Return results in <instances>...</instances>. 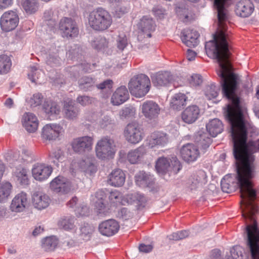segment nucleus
I'll use <instances>...</instances> for the list:
<instances>
[{
  "label": "nucleus",
  "mask_w": 259,
  "mask_h": 259,
  "mask_svg": "<svg viewBox=\"0 0 259 259\" xmlns=\"http://www.w3.org/2000/svg\"><path fill=\"white\" fill-rule=\"evenodd\" d=\"M218 75L221 78V85L224 95L231 102L226 111V116L231 124V136L233 143V155L235 145L240 151L244 160L248 161L251 157V164L253 163V152L259 151V139L255 141L246 142L247 132L249 126L246 120L245 109L240 105L239 100L235 91L237 84V76L231 72V67L226 70H218Z\"/></svg>",
  "instance_id": "1"
},
{
  "label": "nucleus",
  "mask_w": 259,
  "mask_h": 259,
  "mask_svg": "<svg viewBox=\"0 0 259 259\" xmlns=\"http://www.w3.org/2000/svg\"><path fill=\"white\" fill-rule=\"evenodd\" d=\"M234 157L236 159L237 175L236 182L231 175H226L221 181L223 191L230 193L237 187L240 189L242 200L241 201L242 215L245 219L250 215H254L257 208L254 203L256 191L253 188L252 179L254 177L255 170L251 164L252 159L249 157L248 161L244 160L240 151L235 145Z\"/></svg>",
  "instance_id": "2"
},
{
  "label": "nucleus",
  "mask_w": 259,
  "mask_h": 259,
  "mask_svg": "<svg viewBox=\"0 0 259 259\" xmlns=\"http://www.w3.org/2000/svg\"><path fill=\"white\" fill-rule=\"evenodd\" d=\"M231 3V0H214L218 17L217 31L213 35V39L206 42L205 46L207 56L217 60L218 70H226L231 67L227 31L229 15L227 8Z\"/></svg>",
  "instance_id": "3"
},
{
  "label": "nucleus",
  "mask_w": 259,
  "mask_h": 259,
  "mask_svg": "<svg viewBox=\"0 0 259 259\" xmlns=\"http://www.w3.org/2000/svg\"><path fill=\"white\" fill-rule=\"evenodd\" d=\"M253 215L246 219L250 222L246 227V246L251 259H259V228Z\"/></svg>",
  "instance_id": "4"
},
{
  "label": "nucleus",
  "mask_w": 259,
  "mask_h": 259,
  "mask_svg": "<svg viewBox=\"0 0 259 259\" xmlns=\"http://www.w3.org/2000/svg\"><path fill=\"white\" fill-rule=\"evenodd\" d=\"M88 23L93 29L103 31L111 25L112 18L108 11L102 8H98L90 13Z\"/></svg>",
  "instance_id": "5"
},
{
  "label": "nucleus",
  "mask_w": 259,
  "mask_h": 259,
  "mask_svg": "<svg viewBox=\"0 0 259 259\" xmlns=\"http://www.w3.org/2000/svg\"><path fill=\"white\" fill-rule=\"evenodd\" d=\"M151 82L149 78L143 74L133 77L128 83L131 95L136 98L144 97L149 91Z\"/></svg>",
  "instance_id": "6"
},
{
  "label": "nucleus",
  "mask_w": 259,
  "mask_h": 259,
  "mask_svg": "<svg viewBox=\"0 0 259 259\" xmlns=\"http://www.w3.org/2000/svg\"><path fill=\"white\" fill-rule=\"evenodd\" d=\"M97 157L102 160L113 158L116 151L114 140L104 137L98 141L95 146Z\"/></svg>",
  "instance_id": "7"
},
{
  "label": "nucleus",
  "mask_w": 259,
  "mask_h": 259,
  "mask_svg": "<svg viewBox=\"0 0 259 259\" xmlns=\"http://www.w3.org/2000/svg\"><path fill=\"white\" fill-rule=\"evenodd\" d=\"M155 168L159 174L170 172L176 174L181 169V166L180 161L175 157L171 158L160 157L156 161Z\"/></svg>",
  "instance_id": "8"
},
{
  "label": "nucleus",
  "mask_w": 259,
  "mask_h": 259,
  "mask_svg": "<svg viewBox=\"0 0 259 259\" xmlns=\"http://www.w3.org/2000/svg\"><path fill=\"white\" fill-rule=\"evenodd\" d=\"M124 136L128 143L136 144L142 140L144 134L141 125L137 122H133L125 126Z\"/></svg>",
  "instance_id": "9"
},
{
  "label": "nucleus",
  "mask_w": 259,
  "mask_h": 259,
  "mask_svg": "<svg viewBox=\"0 0 259 259\" xmlns=\"http://www.w3.org/2000/svg\"><path fill=\"white\" fill-rule=\"evenodd\" d=\"M50 189L55 193H66L75 189L72 182L66 178L59 176L50 183Z\"/></svg>",
  "instance_id": "10"
},
{
  "label": "nucleus",
  "mask_w": 259,
  "mask_h": 259,
  "mask_svg": "<svg viewBox=\"0 0 259 259\" xmlns=\"http://www.w3.org/2000/svg\"><path fill=\"white\" fill-rule=\"evenodd\" d=\"M93 138L90 136H82L74 139L71 144L73 151L76 153H83L92 150Z\"/></svg>",
  "instance_id": "11"
},
{
  "label": "nucleus",
  "mask_w": 259,
  "mask_h": 259,
  "mask_svg": "<svg viewBox=\"0 0 259 259\" xmlns=\"http://www.w3.org/2000/svg\"><path fill=\"white\" fill-rule=\"evenodd\" d=\"M19 18L17 13L9 11L4 13L1 16L0 24L2 29L5 31H10L14 29L17 26Z\"/></svg>",
  "instance_id": "12"
},
{
  "label": "nucleus",
  "mask_w": 259,
  "mask_h": 259,
  "mask_svg": "<svg viewBox=\"0 0 259 259\" xmlns=\"http://www.w3.org/2000/svg\"><path fill=\"white\" fill-rule=\"evenodd\" d=\"M28 205L27 195L24 192H21L16 195L12 200L10 209L15 213L22 212L26 210Z\"/></svg>",
  "instance_id": "13"
},
{
  "label": "nucleus",
  "mask_w": 259,
  "mask_h": 259,
  "mask_svg": "<svg viewBox=\"0 0 259 259\" xmlns=\"http://www.w3.org/2000/svg\"><path fill=\"white\" fill-rule=\"evenodd\" d=\"M63 132V128L60 124H47L41 130V136L45 140L53 141L57 139Z\"/></svg>",
  "instance_id": "14"
},
{
  "label": "nucleus",
  "mask_w": 259,
  "mask_h": 259,
  "mask_svg": "<svg viewBox=\"0 0 259 259\" xmlns=\"http://www.w3.org/2000/svg\"><path fill=\"white\" fill-rule=\"evenodd\" d=\"M59 29L62 36L67 38L76 36L78 32L75 22L68 18H64L60 20Z\"/></svg>",
  "instance_id": "15"
},
{
  "label": "nucleus",
  "mask_w": 259,
  "mask_h": 259,
  "mask_svg": "<svg viewBox=\"0 0 259 259\" xmlns=\"http://www.w3.org/2000/svg\"><path fill=\"white\" fill-rule=\"evenodd\" d=\"M141 112L143 116L149 119H155L160 113L159 105L153 101L144 102L141 106Z\"/></svg>",
  "instance_id": "16"
},
{
  "label": "nucleus",
  "mask_w": 259,
  "mask_h": 259,
  "mask_svg": "<svg viewBox=\"0 0 259 259\" xmlns=\"http://www.w3.org/2000/svg\"><path fill=\"white\" fill-rule=\"evenodd\" d=\"M51 166L42 163H36L32 168V175L33 178L38 181L42 182L48 179L52 173Z\"/></svg>",
  "instance_id": "17"
},
{
  "label": "nucleus",
  "mask_w": 259,
  "mask_h": 259,
  "mask_svg": "<svg viewBox=\"0 0 259 259\" xmlns=\"http://www.w3.org/2000/svg\"><path fill=\"white\" fill-rule=\"evenodd\" d=\"M180 153L183 159L187 162L196 160L199 155L198 148L192 144L184 145L181 148Z\"/></svg>",
  "instance_id": "18"
},
{
  "label": "nucleus",
  "mask_w": 259,
  "mask_h": 259,
  "mask_svg": "<svg viewBox=\"0 0 259 259\" xmlns=\"http://www.w3.org/2000/svg\"><path fill=\"white\" fill-rule=\"evenodd\" d=\"M119 229V225L117 221L110 219L102 222L99 226V232L103 235L111 236L116 234Z\"/></svg>",
  "instance_id": "19"
},
{
  "label": "nucleus",
  "mask_w": 259,
  "mask_h": 259,
  "mask_svg": "<svg viewBox=\"0 0 259 259\" xmlns=\"http://www.w3.org/2000/svg\"><path fill=\"white\" fill-rule=\"evenodd\" d=\"M200 109L195 105L186 107L181 113V118L183 122L187 124L194 123L199 117Z\"/></svg>",
  "instance_id": "20"
},
{
  "label": "nucleus",
  "mask_w": 259,
  "mask_h": 259,
  "mask_svg": "<svg viewBox=\"0 0 259 259\" xmlns=\"http://www.w3.org/2000/svg\"><path fill=\"white\" fill-rule=\"evenodd\" d=\"M22 123L27 132L34 133L38 128L39 121L34 114L31 112H26L23 115Z\"/></svg>",
  "instance_id": "21"
},
{
  "label": "nucleus",
  "mask_w": 259,
  "mask_h": 259,
  "mask_svg": "<svg viewBox=\"0 0 259 259\" xmlns=\"http://www.w3.org/2000/svg\"><path fill=\"white\" fill-rule=\"evenodd\" d=\"M146 201V198L142 194L136 192L127 194L125 196L122 203L123 205L126 203L133 204L139 209L145 206Z\"/></svg>",
  "instance_id": "22"
},
{
  "label": "nucleus",
  "mask_w": 259,
  "mask_h": 259,
  "mask_svg": "<svg viewBox=\"0 0 259 259\" xmlns=\"http://www.w3.org/2000/svg\"><path fill=\"white\" fill-rule=\"evenodd\" d=\"M254 8V5L250 0H240L236 5L235 13L237 15L245 18L251 15Z\"/></svg>",
  "instance_id": "23"
},
{
  "label": "nucleus",
  "mask_w": 259,
  "mask_h": 259,
  "mask_svg": "<svg viewBox=\"0 0 259 259\" xmlns=\"http://www.w3.org/2000/svg\"><path fill=\"white\" fill-rule=\"evenodd\" d=\"M95 206L97 213L101 216L107 215L109 212V209L104 200L105 193L102 191H99L95 194Z\"/></svg>",
  "instance_id": "24"
},
{
  "label": "nucleus",
  "mask_w": 259,
  "mask_h": 259,
  "mask_svg": "<svg viewBox=\"0 0 259 259\" xmlns=\"http://www.w3.org/2000/svg\"><path fill=\"white\" fill-rule=\"evenodd\" d=\"M32 201L35 208L41 210L49 206L51 199L48 195L44 193L36 192L32 195Z\"/></svg>",
  "instance_id": "25"
},
{
  "label": "nucleus",
  "mask_w": 259,
  "mask_h": 259,
  "mask_svg": "<svg viewBox=\"0 0 259 259\" xmlns=\"http://www.w3.org/2000/svg\"><path fill=\"white\" fill-rule=\"evenodd\" d=\"M125 181V175L120 168H115L112 170L108 177V183L112 186H122Z\"/></svg>",
  "instance_id": "26"
},
{
  "label": "nucleus",
  "mask_w": 259,
  "mask_h": 259,
  "mask_svg": "<svg viewBox=\"0 0 259 259\" xmlns=\"http://www.w3.org/2000/svg\"><path fill=\"white\" fill-rule=\"evenodd\" d=\"M138 28L145 34L147 37H151V33L155 30V23L153 19L149 16H143L138 23Z\"/></svg>",
  "instance_id": "27"
},
{
  "label": "nucleus",
  "mask_w": 259,
  "mask_h": 259,
  "mask_svg": "<svg viewBox=\"0 0 259 259\" xmlns=\"http://www.w3.org/2000/svg\"><path fill=\"white\" fill-rule=\"evenodd\" d=\"M199 33L195 30H184L182 32L181 39L188 47H195L198 44Z\"/></svg>",
  "instance_id": "28"
},
{
  "label": "nucleus",
  "mask_w": 259,
  "mask_h": 259,
  "mask_svg": "<svg viewBox=\"0 0 259 259\" xmlns=\"http://www.w3.org/2000/svg\"><path fill=\"white\" fill-rule=\"evenodd\" d=\"M128 98L129 94L126 88L121 86L113 93L111 98V102L113 105H119L125 102Z\"/></svg>",
  "instance_id": "29"
},
{
  "label": "nucleus",
  "mask_w": 259,
  "mask_h": 259,
  "mask_svg": "<svg viewBox=\"0 0 259 259\" xmlns=\"http://www.w3.org/2000/svg\"><path fill=\"white\" fill-rule=\"evenodd\" d=\"M206 182V176L203 170H199L189 178L188 185L191 190L201 187Z\"/></svg>",
  "instance_id": "30"
},
{
  "label": "nucleus",
  "mask_w": 259,
  "mask_h": 259,
  "mask_svg": "<svg viewBox=\"0 0 259 259\" xmlns=\"http://www.w3.org/2000/svg\"><path fill=\"white\" fill-rule=\"evenodd\" d=\"M168 141L167 135L163 132L153 133L147 139L148 144L151 148L158 145H164Z\"/></svg>",
  "instance_id": "31"
},
{
  "label": "nucleus",
  "mask_w": 259,
  "mask_h": 259,
  "mask_svg": "<svg viewBox=\"0 0 259 259\" xmlns=\"http://www.w3.org/2000/svg\"><path fill=\"white\" fill-rule=\"evenodd\" d=\"M63 112L66 118L73 120L77 119L79 111L74 102L69 100L64 102Z\"/></svg>",
  "instance_id": "32"
},
{
  "label": "nucleus",
  "mask_w": 259,
  "mask_h": 259,
  "mask_svg": "<svg viewBox=\"0 0 259 259\" xmlns=\"http://www.w3.org/2000/svg\"><path fill=\"white\" fill-rule=\"evenodd\" d=\"M108 2L114 8L113 15L116 18H121L130 10V7L124 5L122 0H108Z\"/></svg>",
  "instance_id": "33"
},
{
  "label": "nucleus",
  "mask_w": 259,
  "mask_h": 259,
  "mask_svg": "<svg viewBox=\"0 0 259 259\" xmlns=\"http://www.w3.org/2000/svg\"><path fill=\"white\" fill-rule=\"evenodd\" d=\"M172 76L170 72L167 71L160 72L156 73L152 77L153 84L156 87H161L167 85L172 80Z\"/></svg>",
  "instance_id": "34"
},
{
  "label": "nucleus",
  "mask_w": 259,
  "mask_h": 259,
  "mask_svg": "<svg viewBox=\"0 0 259 259\" xmlns=\"http://www.w3.org/2000/svg\"><path fill=\"white\" fill-rule=\"evenodd\" d=\"M207 131L212 137L217 136L222 133L223 130V125L222 121L218 118L210 120L206 125Z\"/></svg>",
  "instance_id": "35"
},
{
  "label": "nucleus",
  "mask_w": 259,
  "mask_h": 259,
  "mask_svg": "<svg viewBox=\"0 0 259 259\" xmlns=\"http://www.w3.org/2000/svg\"><path fill=\"white\" fill-rule=\"evenodd\" d=\"M147 150L144 146H140L128 152L127 159L131 163H136L143 158Z\"/></svg>",
  "instance_id": "36"
},
{
  "label": "nucleus",
  "mask_w": 259,
  "mask_h": 259,
  "mask_svg": "<svg viewBox=\"0 0 259 259\" xmlns=\"http://www.w3.org/2000/svg\"><path fill=\"white\" fill-rule=\"evenodd\" d=\"M19 5L27 14L35 13L38 9V4L36 0H18Z\"/></svg>",
  "instance_id": "37"
},
{
  "label": "nucleus",
  "mask_w": 259,
  "mask_h": 259,
  "mask_svg": "<svg viewBox=\"0 0 259 259\" xmlns=\"http://www.w3.org/2000/svg\"><path fill=\"white\" fill-rule=\"evenodd\" d=\"M13 169V175L16 177L17 180L22 185H26L28 182V171L26 169L23 168L21 165L16 166L14 165Z\"/></svg>",
  "instance_id": "38"
},
{
  "label": "nucleus",
  "mask_w": 259,
  "mask_h": 259,
  "mask_svg": "<svg viewBox=\"0 0 259 259\" xmlns=\"http://www.w3.org/2000/svg\"><path fill=\"white\" fill-rule=\"evenodd\" d=\"M78 167L82 171L90 174L96 171V167L94 164V160L88 157L81 160L78 163Z\"/></svg>",
  "instance_id": "39"
},
{
  "label": "nucleus",
  "mask_w": 259,
  "mask_h": 259,
  "mask_svg": "<svg viewBox=\"0 0 259 259\" xmlns=\"http://www.w3.org/2000/svg\"><path fill=\"white\" fill-rule=\"evenodd\" d=\"M14 159L18 162H30L33 160V153L27 148H23L21 151L14 153Z\"/></svg>",
  "instance_id": "40"
},
{
  "label": "nucleus",
  "mask_w": 259,
  "mask_h": 259,
  "mask_svg": "<svg viewBox=\"0 0 259 259\" xmlns=\"http://www.w3.org/2000/svg\"><path fill=\"white\" fill-rule=\"evenodd\" d=\"M135 181L139 186L146 187L151 183L152 177L144 171H140L135 176Z\"/></svg>",
  "instance_id": "41"
},
{
  "label": "nucleus",
  "mask_w": 259,
  "mask_h": 259,
  "mask_svg": "<svg viewBox=\"0 0 259 259\" xmlns=\"http://www.w3.org/2000/svg\"><path fill=\"white\" fill-rule=\"evenodd\" d=\"M13 186L9 182L0 183V202L7 200L12 193Z\"/></svg>",
  "instance_id": "42"
},
{
  "label": "nucleus",
  "mask_w": 259,
  "mask_h": 259,
  "mask_svg": "<svg viewBox=\"0 0 259 259\" xmlns=\"http://www.w3.org/2000/svg\"><path fill=\"white\" fill-rule=\"evenodd\" d=\"M44 109L46 113L50 117L55 116L60 113L59 106L55 102H47L44 105Z\"/></svg>",
  "instance_id": "43"
},
{
  "label": "nucleus",
  "mask_w": 259,
  "mask_h": 259,
  "mask_svg": "<svg viewBox=\"0 0 259 259\" xmlns=\"http://www.w3.org/2000/svg\"><path fill=\"white\" fill-rule=\"evenodd\" d=\"M12 66L10 57L6 55H0V74L3 75L8 73Z\"/></svg>",
  "instance_id": "44"
},
{
  "label": "nucleus",
  "mask_w": 259,
  "mask_h": 259,
  "mask_svg": "<svg viewBox=\"0 0 259 259\" xmlns=\"http://www.w3.org/2000/svg\"><path fill=\"white\" fill-rule=\"evenodd\" d=\"M94 230V228L93 226L84 224L79 228V236L82 239L88 241L91 238Z\"/></svg>",
  "instance_id": "45"
},
{
  "label": "nucleus",
  "mask_w": 259,
  "mask_h": 259,
  "mask_svg": "<svg viewBox=\"0 0 259 259\" xmlns=\"http://www.w3.org/2000/svg\"><path fill=\"white\" fill-rule=\"evenodd\" d=\"M187 100L186 96L182 93L175 94L170 101V106L175 109H178L183 106Z\"/></svg>",
  "instance_id": "46"
},
{
  "label": "nucleus",
  "mask_w": 259,
  "mask_h": 259,
  "mask_svg": "<svg viewBox=\"0 0 259 259\" xmlns=\"http://www.w3.org/2000/svg\"><path fill=\"white\" fill-rule=\"evenodd\" d=\"M58 225L61 228L67 230H72L75 228L74 218L71 216H66L61 218Z\"/></svg>",
  "instance_id": "47"
},
{
  "label": "nucleus",
  "mask_w": 259,
  "mask_h": 259,
  "mask_svg": "<svg viewBox=\"0 0 259 259\" xmlns=\"http://www.w3.org/2000/svg\"><path fill=\"white\" fill-rule=\"evenodd\" d=\"M58 244V241L55 237H49L44 238L41 241L42 248L46 251L54 250Z\"/></svg>",
  "instance_id": "48"
},
{
  "label": "nucleus",
  "mask_w": 259,
  "mask_h": 259,
  "mask_svg": "<svg viewBox=\"0 0 259 259\" xmlns=\"http://www.w3.org/2000/svg\"><path fill=\"white\" fill-rule=\"evenodd\" d=\"M43 96L39 93L34 94L29 98L26 99V102L31 108L40 106L43 102Z\"/></svg>",
  "instance_id": "49"
},
{
  "label": "nucleus",
  "mask_w": 259,
  "mask_h": 259,
  "mask_svg": "<svg viewBox=\"0 0 259 259\" xmlns=\"http://www.w3.org/2000/svg\"><path fill=\"white\" fill-rule=\"evenodd\" d=\"M42 71L36 66H31L28 74L29 79L32 82H35L41 75H43Z\"/></svg>",
  "instance_id": "50"
},
{
  "label": "nucleus",
  "mask_w": 259,
  "mask_h": 259,
  "mask_svg": "<svg viewBox=\"0 0 259 259\" xmlns=\"http://www.w3.org/2000/svg\"><path fill=\"white\" fill-rule=\"evenodd\" d=\"M219 88L214 84H210L206 87L205 89V95L208 100L215 98L219 94Z\"/></svg>",
  "instance_id": "51"
},
{
  "label": "nucleus",
  "mask_w": 259,
  "mask_h": 259,
  "mask_svg": "<svg viewBox=\"0 0 259 259\" xmlns=\"http://www.w3.org/2000/svg\"><path fill=\"white\" fill-rule=\"evenodd\" d=\"M113 123V120L107 115H101L98 120L96 124L100 127L104 128Z\"/></svg>",
  "instance_id": "52"
},
{
  "label": "nucleus",
  "mask_w": 259,
  "mask_h": 259,
  "mask_svg": "<svg viewBox=\"0 0 259 259\" xmlns=\"http://www.w3.org/2000/svg\"><path fill=\"white\" fill-rule=\"evenodd\" d=\"M231 254L233 259H248L247 253L243 252L242 249L239 247L232 248Z\"/></svg>",
  "instance_id": "53"
},
{
  "label": "nucleus",
  "mask_w": 259,
  "mask_h": 259,
  "mask_svg": "<svg viewBox=\"0 0 259 259\" xmlns=\"http://www.w3.org/2000/svg\"><path fill=\"white\" fill-rule=\"evenodd\" d=\"M176 12L180 18L185 22L190 21L193 18L192 14L187 9L178 8L177 9Z\"/></svg>",
  "instance_id": "54"
},
{
  "label": "nucleus",
  "mask_w": 259,
  "mask_h": 259,
  "mask_svg": "<svg viewBox=\"0 0 259 259\" xmlns=\"http://www.w3.org/2000/svg\"><path fill=\"white\" fill-rule=\"evenodd\" d=\"M127 40L125 34L119 35L116 40V46L120 51H122L127 46Z\"/></svg>",
  "instance_id": "55"
},
{
  "label": "nucleus",
  "mask_w": 259,
  "mask_h": 259,
  "mask_svg": "<svg viewBox=\"0 0 259 259\" xmlns=\"http://www.w3.org/2000/svg\"><path fill=\"white\" fill-rule=\"evenodd\" d=\"M94 83V79L88 76H84L79 80V87L81 89H88Z\"/></svg>",
  "instance_id": "56"
},
{
  "label": "nucleus",
  "mask_w": 259,
  "mask_h": 259,
  "mask_svg": "<svg viewBox=\"0 0 259 259\" xmlns=\"http://www.w3.org/2000/svg\"><path fill=\"white\" fill-rule=\"evenodd\" d=\"M109 199L112 203H115L117 206L120 204L123 205L122 203V201L124 199V197L121 199L120 193L118 191H113L110 193Z\"/></svg>",
  "instance_id": "57"
},
{
  "label": "nucleus",
  "mask_w": 259,
  "mask_h": 259,
  "mask_svg": "<svg viewBox=\"0 0 259 259\" xmlns=\"http://www.w3.org/2000/svg\"><path fill=\"white\" fill-rule=\"evenodd\" d=\"M107 46L108 41L105 38H97L92 43V46L98 50H102Z\"/></svg>",
  "instance_id": "58"
},
{
  "label": "nucleus",
  "mask_w": 259,
  "mask_h": 259,
  "mask_svg": "<svg viewBox=\"0 0 259 259\" xmlns=\"http://www.w3.org/2000/svg\"><path fill=\"white\" fill-rule=\"evenodd\" d=\"M75 213L78 217H85L89 215L90 210L86 204H81L75 210Z\"/></svg>",
  "instance_id": "59"
},
{
  "label": "nucleus",
  "mask_w": 259,
  "mask_h": 259,
  "mask_svg": "<svg viewBox=\"0 0 259 259\" xmlns=\"http://www.w3.org/2000/svg\"><path fill=\"white\" fill-rule=\"evenodd\" d=\"M189 235V232L186 230H183L172 233L169 235V238L170 240H179L183 239Z\"/></svg>",
  "instance_id": "60"
},
{
  "label": "nucleus",
  "mask_w": 259,
  "mask_h": 259,
  "mask_svg": "<svg viewBox=\"0 0 259 259\" xmlns=\"http://www.w3.org/2000/svg\"><path fill=\"white\" fill-rule=\"evenodd\" d=\"M136 110L135 107L130 106L122 109L120 111V116L122 118H126L128 116H132L136 114Z\"/></svg>",
  "instance_id": "61"
},
{
  "label": "nucleus",
  "mask_w": 259,
  "mask_h": 259,
  "mask_svg": "<svg viewBox=\"0 0 259 259\" xmlns=\"http://www.w3.org/2000/svg\"><path fill=\"white\" fill-rule=\"evenodd\" d=\"M60 62L59 57L56 54H49L46 57V63L51 66H57Z\"/></svg>",
  "instance_id": "62"
},
{
  "label": "nucleus",
  "mask_w": 259,
  "mask_h": 259,
  "mask_svg": "<svg viewBox=\"0 0 259 259\" xmlns=\"http://www.w3.org/2000/svg\"><path fill=\"white\" fill-rule=\"evenodd\" d=\"M203 81V79L201 75L198 74H194L192 75L189 79V82L192 86H198L200 85Z\"/></svg>",
  "instance_id": "63"
},
{
  "label": "nucleus",
  "mask_w": 259,
  "mask_h": 259,
  "mask_svg": "<svg viewBox=\"0 0 259 259\" xmlns=\"http://www.w3.org/2000/svg\"><path fill=\"white\" fill-rule=\"evenodd\" d=\"M62 153L61 150H57L50 155V160L54 164H58V162L62 160Z\"/></svg>",
  "instance_id": "64"
}]
</instances>
